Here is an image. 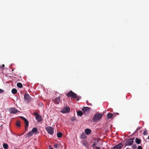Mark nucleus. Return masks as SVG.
Masks as SVG:
<instances>
[{"label": "nucleus", "mask_w": 149, "mask_h": 149, "mask_svg": "<svg viewBox=\"0 0 149 149\" xmlns=\"http://www.w3.org/2000/svg\"><path fill=\"white\" fill-rule=\"evenodd\" d=\"M66 95L69 97H71L73 98H77V101L81 98V97L78 96L77 95L72 92V91L69 92L66 94Z\"/></svg>", "instance_id": "1"}, {"label": "nucleus", "mask_w": 149, "mask_h": 149, "mask_svg": "<svg viewBox=\"0 0 149 149\" xmlns=\"http://www.w3.org/2000/svg\"><path fill=\"white\" fill-rule=\"evenodd\" d=\"M102 114L101 113H97L94 115L93 120L94 122H97L99 121L102 117Z\"/></svg>", "instance_id": "2"}, {"label": "nucleus", "mask_w": 149, "mask_h": 149, "mask_svg": "<svg viewBox=\"0 0 149 149\" xmlns=\"http://www.w3.org/2000/svg\"><path fill=\"white\" fill-rule=\"evenodd\" d=\"M20 118L22 119L23 120L24 122L25 125V131H26L28 129V127L29 126V122L28 120L25 118L22 117L20 116Z\"/></svg>", "instance_id": "3"}, {"label": "nucleus", "mask_w": 149, "mask_h": 149, "mask_svg": "<svg viewBox=\"0 0 149 149\" xmlns=\"http://www.w3.org/2000/svg\"><path fill=\"white\" fill-rule=\"evenodd\" d=\"M70 110V108L67 106L64 107L60 112L63 113H67L69 112Z\"/></svg>", "instance_id": "4"}, {"label": "nucleus", "mask_w": 149, "mask_h": 149, "mask_svg": "<svg viewBox=\"0 0 149 149\" xmlns=\"http://www.w3.org/2000/svg\"><path fill=\"white\" fill-rule=\"evenodd\" d=\"M33 115L35 117L36 119L38 121L40 122L41 120V117L38 114V113L37 112H34Z\"/></svg>", "instance_id": "5"}, {"label": "nucleus", "mask_w": 149, "mask_h": 149, "mask_svg": "<svg viewBox=\"0 0 149 149\" xmlns=\"http://www.w3.org/2000/svg\"><path fill=\"white\" fill-rule=\"evenodd\" d=\"M47 131L50 134H52L54 133V129L51 127L48 126L46 127Z\"/></svg>", "instance_id": "6"}, {"label": "nucleus", "mask_w": 149, "mask_h": 149, "mask_svg": "<svg viewBox=\"0 0 149 149\" xmlns=\"http://www.w3.org/2000/svg\"><path fill=\"white\" fill-rule=\"evenodd\" d=\"M134 138L130 139L127 141L125 143L126 145L127 146H131L132 145L133 142Z\"/></svg>", "instance_id": "7"}, {"label": "nucleus", "mask_w": 149, "mask_h": 149, "mask_svg": "<svg viewBox=\"0 0 149 149\" xmlns=\"http://www.w3.org/2000/svg\"><path fill=\"white\" fill-rule=\"evenodd\" d=\"M53 102L55 104H58L60 101V99L59 97H56L52 99Z\"/></svg>", "instance_id": "8"}, {"label": "nucleus", "mask_w": 149, "mask_h": 149, "mask_svg": "<svg viewBox=\"0 0 149 149\" xmlns=\"http://www.w3.org/2000/svg\"><path fill=\"white\" fill-rule=\"evenodd\" d=\"M9 111L11 113H15L17 112V110L14 108H12L9 109Z\"/></svg>", "instance_id": "9"}, {"label": "nucleus", "mask_w": 149, "mask_h": 149, "mask_svg": "<svg viewBox=\"0 0 149 149\" xmlns=\"http://www.w3.org/2000/svg\"><path fill=\"white\" fill-rule=\"evenodd\" d=\"M91 109V108L89 107H85L82 109V110L84 113H86L88 112Z\"/></svg>", "instance_id": "10"}, {"label": "nucleus", "mask_w": 149, "mask_h": 149, "mask_svg": "<svg viewBox=\"0 0 149 149\" xmlns=\"http://www.w3.org/2000/svg\"><path fill=\"white\" fill-rule=\"evenodd\" d=\"M123 146V145L121 143L115 146L113 148V149H120Z\"/></svg>", "instance_id": "11"}, {"label": "nucleus", "mask_w": 149, "mask_h": 149, "mask_svg": "<svg viewBox=\"0 0 149 149\" xmlns=\"http://www.w3.org/2000/svg\"><path fill=\"white\" fill-rule=\"evenodd\" d=\"M24 99L26 101H29L30 100L31 98L28 94H26L24 95Z\"/></svg>", "instance_id": "12"}, {"label": "nucleus", "mask_w": 149, "mask_h": 149, "mask_svg": "<svg viewBox=\"0 0 149 149\" xmlns=\"http://www.w3.org/2000/svg\"><path fill=\"white\" fill-rule=\"evenodd\" d=\"M91 131L89 129L87 128L85 130V132L87 135H89L91 132Z\"/></svg>", "instance_id": "13"}, {"label": "nucleus", "mask_w": 149, "mask_h": 149, "mask_svg": "<svg viewBox=\"0 0 149 149\" xmlns=\"http://www.w3.org/2000/svg\"><path fill=\"white\" fill-rule=\"evenodd\" d=\"M33 133H36L38 132L37 128L36 127H34L31 130Z\"/></svg>", "instance_id": "14"}, {"label": "nucleus", "mask_w": 149, "mask_h": 149, "mask_svg": "<svg viewBox=\"0 0 149 149\" xmlns=\"http://www.w3.org/2000/svg\"><path fill=\"white\" fill-rule=\"evenodd\" d=\"M141 140L138 138H136L135 139V142L138 144H139L141 142Z\"/></svg>", "instance_id": "15"}, {"label": "nucleus", "mask_w": 149, "mask_h": 149, "mask_svg": "<svg viewBox=\"0 0 149 149\" xmlns=\"http://www.w3.org/2000/svg\"><path fill=\"white\" fill-rule=\"evenodd\" d=\"M113 116V114L111 113H108L107 115V117L108 118H111Z\"/></svg>", "instance_id": "16"}, {"label": "nucleus", "mask_w": 149, "mask_h": 149, "mask_svg": "<svg viewBox=\"0 0 149 149\" xmlns=\"http://www.w3.org/2000/svg\"><path fill=\"white\" fill-rule=\"evenodd\" d=\"M77 114L78 116H81L83 114V113L81 111H79L77 112Z\"/></svg>", "instance_id": "17"}, {"label": "nucleus", "mask_w": 149, "mask_h": 149, "mask_svg": "<svg viewBox=\"0 0 149 149\" xmlns=\"http://www.w3.org/2000/svg\"><path fill=\"white\" fill-rule=\"evenodd\" d=\"M17 92V90L15 88H13L12 90V92L14 94H16Z\"/></svg>", "instance_id": "18"}, {"label": "nucleus", "mask_w": 149, "mask_h": 149, "mask_svg": "<svg viewBox=\"0 0 149 149\" xmlns=\"http://www.w3.org/2000/svg\"><path fill=\"white\" fill-rule=\"evenodd\" d=\"M3 147L5 149H7L8 148V145L6 143H4L3 144Z\"/></svg>", "instance_id": "19"}, {"label": "nucleus", "mask_w": 149, "mask_h": 149, "mask_svg": "<svg viewBox=\"0 0 149 149\" xmlns=\"http://www.w3.org/2000/svg\"><path fill=\"white\" fill-rule=\"evenodd\" d=\"M62 136V134L61 132H58L57 133V137L58 138H61Z\"/></svg>", "instance_id": "20"}, {"label": "nucleus", "mask_w": 149, "mask_h": 149, "mask_svg": "<svg viewBox=\"0 0 149 149\" xmlns=\"http://www.w3.org/2000/svg\"><path fill=\"white\" fill-rule=\"evenodd\" d=\"M17 86L19 88H22L23 87L22 84L19 82L17 84Z\"/></svg>", "instance_id": "21"}, {"label": "nucleus", "mask_w": 149, "mask_h": 149, "mask_svg": "<svg viewBox=\"0 0 149 149\" xmlns=\"http://www.w3.org/2000/svg\"><path fill=\"white\" fill-rule=\"evenodd\" d=\"M33 134L31 131H30L27 134V136L28 137L31 136L33 135Z\"/></svg>", "instance_id": "22"}, {"label": "nucleus", "mask_w": 149, "mask_h": 149, "mask_svg": "<svg viewBox=\"0 0 149 149\" xmlns=\"http://www.w3.org/2000/svg\"><path fill=\"white\" fill-rule=\"evenodd\" d=\"M16 125L17 127H19L20 126V122L19 120H17L16 123Z\"/></svg>", "instance_id": "23"}, {"label": "nucleus", "mask_w": 149, "mask_h": 149, "mask_svg": "<svg viewBox=\"0 0 149 149\" xmlns=\"http://www.w3.org/2000/svg\"><path fill=\"white\" fill-rule=\"evenodd\" d=\"M71 120L72 121H74L76 120V118L74 117H72L71 118Z\"/></svg>", "instance_id": "24"}, {"label": "nucleus", "mask_w": 149, "mask_h": 149, "mask_svg": "<svg viewBox=\"0 0 149 149\" xmlns=\"http://www.w3.org/2000/svg\"><path fill=\"white\" fill-rule=\"evenodd\" d=\"M54 148H57L58 147V145L56 144H54Z\"/></svg>", "instance_id": "25"}, {"label": "nucleus", "mask_w": 149, "mask_h": 149, "mask_svg": "<svg viewBox=\"0 0 149 149\" xmlns=\"http://www.w3.org/2000/svg\"><path fill=\"white\" fill-rule=\"evenodd\" d=\"M133 148L134 149L136 148V144H134L133 145Z\"/></svg>", "instance_id": "26"}, {"label": "nucleus", "mask_w": 149, "mask_h": 149, "mask_svg": "<svg viewBox=\"0 0 149 149\" xmlns=\"http://www.w3.org/2000/svg\"><path fill=\"white\" fill-rule=\"evenodd\" d=\"M4 91L3 90L0 89V93H2L4 92Z\"/></svg>", "instance_id": "27"}, {"label": "nucleus", "mask_w": 149, "mask_h": 149, "mask_svg": "<svg viewBox=\"0 0 149 149\" xmlns=\"http://www.w3.org/2000/svg\"><path fill=\"white\" fill-rule=\"evenodd\" d=\"M137 149H142V148L141 146H139L137 148Z\"/></svg>", "instance_id": "28"}, {"label": "nucleus", "mask_w": 149, "mask_h": 149, "mask_svg": "<svg viewBox=\"0 0 149 149\" xmlns=\"http://www.w3.org/2000/svg\"><path fill=\"white\" fill-rule=\"evenodd\" d=\"M48 148L49 149H54L52 147L50 146H49Z\"/></svg>", "instance_id": "29"}, {"label": "nucleus", "mask_w": 149, "mask_h": 149, "mask_svg": "<svg viewBox=\"0 0 149 149\" xmlns=\"http://www.w3.org/2000/svg\"><path fill=\"white\" fill-rule=\"evenodd\" d=\"M86 141H83V144L84 145V146H86Z\"/></svg>", "instance_id": "30"}, {"label": "nucleus", "mask_w": 149, "mask_h": 149, "mask_svg": "<svg viewBox=\"0 0 149 149\" xmlns=\"http://www.w3.org/2000/svg\"><path fill=\"white\" fill-rule=\"evenodd\" d=\"M5 66V65H4V64H3L2 65V66L1 67V68H3Z\"/></svg>", "instance_id": "31"}, {"label": "nucleus", "mask_w": 149, "mask_h": 149, "mask_svg": "<svg viewBox=\"0 0 149 149\" xmlns=\"http://www.w3.org/2000/svg\"><path fill=\"white\" fill-rule=\"evenodd\" d=\"M95 149H101L100 148L97 147Z\"/></svg>", "instance_id": "32"}, {"label": "nucleus", "mask_w": 149, "mask_h": 149, "mask_svg": "<svg viewBox=\"0 0 149 149\" xmlns=\"http://www.w3.org/2000/svg\"><path fill=\"white\" fill-rule=\"evenodd\" d=\"M146 131H144L143 132V134L144 135H145V133H146Z\"/></svg>", "instance_id": "33"}, {"label": "nucleus", "mask_w": 149, "mask_h": 149, "mask_svg": "<svg viewBox=\"0 0 149 149\" xmlns=\"http://www.w3.org/2000/svg\"><path fill=\"white\" fill-rule=\"evenodd\" d=\"M93 146H95V143H94L93 144Z\"/></svg>", "instance_id": "34"}, {"label": "nucleus", "mask_w": 149, "mask_h": 149, "mask_svg": "<svg viewBox=\"0 0 149 149\" xmlns=\"http://www.w3.org/2000/svg\"><path fill=\"white\" fill-rule=\"evenodd\" d=\"M116 114H117V115H119V114L118 113H116Z\"/></svg>", "instance_id": "35"}, {"label": "nucleus", "mask_w": 149, "mask_h": 149, "mask_svg": "<svg viewBox=\"0 0 149 149\" xmlns=\"http://www.w3.org/2000/svg\"><path fill=\"white\" fill-rule=\"evenodd\" d=\"M148 139H149V135L148 136Z\"/></svg>", "instance_id": "36"}, {"label": "nucleus", "mask_w": 149, "mask_h": 149, "mask_svg": "<svg viewBox=\"0 0 149 149\" xmlns=\"http://www.w3.org/2000/svg\"><path fill=\"white\" fill-rule=\"evenodd\" d=\"M1 68V66H0V68Z\"/></svg>", "instance_id": "37"}]
</instances>
